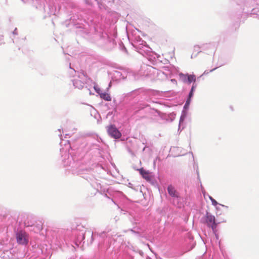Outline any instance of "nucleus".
Returning <instances> with one entry per match:
<instances>
[{
    "mask_svg": "<svg viewBox=\"0 0 259 259\" xmlns=\"http://www.w3.org/2000/svg\"><path fill=\"white\" fill-rule=\"evenodd\" d=\"M100 97L101 99L107 101H110L111 100V97L110 95L106 92L101 93V94H100Z\"/></svg>",
    "mask_w": 259,
    "mask_h": 259,
    "instance_id": "10",
    "label": "nucleus"
},
{
    "mask_svg": "<svg viewBox=\"0 0 259 259\" xmlns=\"http://www.w3.org/2000/svg\"><path fill=\"white\" fill-rule=\"evenodd\" d=\"M210 200H211L212 205L216 206L218 204V202L212 197H210Z\"/></svg>",
    "mask_w": 259,
    "mask_h": 259,
    "instance_id": "14",
    "label": "nucleus"
},
{
    "mask_svg": "<svg viewBox=\"0 0 259 259\" xmlns=\"http://www.w3.org/2000/svg\"><path fill=\"white\" fill-rule=\"evenodd\" d=\"M140 174L142 176L143 178L147 181H150L151 180V177L150 173L148 171H146L143 168L139 169Z\"/></svg>",
    "mask_w": 259,
    "mask_h": 259,
    "instance_id": "7",
    "label": "nucleus"
},
{
    "mask_svg": "<svg viewBox=\"0 0 259 259\" xmlns=\"http://www.w3.org/2000/svg\"><path fill=\"white\" fill-rule=\"evenodd\" d=\"M180 76V78L184 81H186V79H187V76H188V74H184L183 73H180L179 74Z\"/></svg>",
    "mask_w": 259,
    "mask_h": 259,
    "instance_id": "12",
    "label": "nucleus"
},
{
    "mask_svg": "<svg viewBox=\"0 0 259 259\" xmlns=\"http://www.w3.org/2000/svg\"><path fill=\"white\" fill-rule=\"evenodd\" d=\"M168 194L172 197H178V194L174 187L171 185L168 186L167 188Z\"/></svg>",
    "mask_w": 259,
    "mask_h": 259,
    "instance_id": "9",
    "label": "nucleus"
},
{
    "mask_svg": "<svg viewBox=\"0 0 259 259\" xmlns=\"http://www.w3.org/2000/svg\"><path fill=\"white\" fill-rule=\"evenodd\" d=\"M78 77L80 79H84L85 82L92 81L91 78L88 75L87 72L84 70H80L79 72Z\"/></svg>",
    "mask_w": 259,
    "mask_h": 259,
    "instance_id": "4",
    "label": "nucleus"
},
{
    "mask_svg": "<svg viewBox=\"0 0 259 259\" xmlns=\"http://www.w3.org/2000/svg\"><path fill=\"white\" fill-rule=\"evenodd\" d=\"M193 96V92H190V93H189V98L188 99V100L187 101V102H186V104H189L190 102V98L192 97Z\"/></svg>",
    "mask_w": 259,
    "mask_h": 259,
    "instance_id": "13",
    "label": "nucleus"
},
{
    "mask_svg": "<svg viewBox=\"0 0 259 259\" xmlns=\"http://www.w3.org/2000/svg\"><path fill=\"white\" fill-rule=\"evenodd\" d=\"M194 88H195V87H194V85H193V86H192V88H191V92H193L194 90Z\"/></svg>",
    "mask_w": 259,
    "mask_h": 259,
    "instance_id": "16",
    "label": "nucleus"
},
{
    "mask_svg": "<svg viewBox=\"0 0 259 259\" xmlns=\"http://www.w3.org/2000/svg\"><path fill=\"white\" fill-rule=\"evenodd\" d=\"M205 220L207 226L211 227L212 230L214 232L217 225V224L215 223L214 216L211 215L208 212H207L205 215Z\"/></svg>",
    "mask_w": 259,
    "mask_h": 259,
    "instance_id": "2",
    "label": "nucleus"
},
{
    "mask_svg": "<svg viewBox=\"0 0 259 259\" xmlns=\"http://www.w3.org/2000/svg\"><path fill=\"white\" fill-rule=\"evenodd\" d=\"M0 259H2V257H0Z\"/></svg>",
    "mask_w": 259,
    "mask_h": 259,
    "instance_id": "17",
    "label": "nucleus"
},
{
    "mask_svg": "<svg viewBox=\"0 0 259 259\" xmlns=\"http://www.w3.org/2000/svg\"><path fill=\"white\" fill-rule=\"evenodd\" d=\"M108 134L115 139H119L121 136V134L118 129L113 125H111L107 127Z\"/></svg>",
    "mask_w": 259,
    "mask_h": 259,
    "instance_id": "3",
    "label": "nucleus"
},
{
    "mask_svg": "<svg viewBox=\"0 0 259 259\" xmlns=\"http://www.w3.org/2000/svg\"><path fill=\"white\" fill-rule=\"evenodd\" d=\"M94 89L95 90L96 92L100 95V94H101V93H102V92L101 91L100 89H99V88H97V87H94Z\"/></svg>",
    "mask_w": 259,
    "mask_h": 259,
    "instance_id": "15",
    "label": "nucleus"
},
{
    "mask_svg": "<svg viewBox=\"0 0 259 259\" xmlns=\"http://www.w3.org/2000/svg\"><path fill=\"white\" fill-rule=\"evenodd\" d=\"M196 80L195 76L194 75H188L187 76V80L189 83H191L195 81Z\"/></svg>",
    "mask_w": 259,
    "mask_h": 259,
    "instance_id": "11",
    "label": "nucleus"
},
{
    "mask_svg": "<svg viewBox=\"0 0 259 259\" xmlns=\"http://www.w3.org/2000/svg\"><path fill=\"white\" fill-rule=\"evenodd\" d=\"M85 83L86 82L84 81V79H82V81L79 79H75L73 81L74 85L79 89H82Z\"/></svg>",
    "mask_w": 259,
    "mask_h": 259,
    "instance_id": "6",
    "label": "nucleus"
},
{
    "mask_svg": "<svg viewBox=\"0 0 259 259\" xmlns=\"http://www.w3.org/2000/svg\"><path fill=\"white\" fill-rule=\"evenodd\" d=\"M34 220L32 218L27 217L24 221V224L26 227H32L34 226Z\"/></svg>",
    "mask_w": 259,
    "mask_h": 259,
    "instance_id": "8",
    "label": "nucleus"
},
{
    "mask_svg": "<svg viewBox=\"0 0 259 259\" xmlns=\"http://www.w3.org/2000/svg\"><path fill=\"white\" fill-rule=\"evenodd\" d=\"M17 242L21 245H26L28 243L29 236L26 232L20 231L16 234Z\"/></svg>",
    "mask_w": 259,
    "mask_h": 259,
    "instance_id": "1",
    "label": "nucleus"
},
{
    "mask_svg": "<svg viewBox=\"0 0 259 259\" xmlns=\"http://www.w3.org/2000/svg\"><path fill=\"white\" fill-rule=\"evenodd\" d=\"M43 229V223L41 221L35 222L33 231L35 233L40 232Z\"/></svg>",
    "mask_w": 259,
    "mask_h": 259,
    "instance_id": "5",
    "label": "nucleus"
}]
</instances>
